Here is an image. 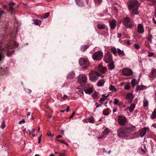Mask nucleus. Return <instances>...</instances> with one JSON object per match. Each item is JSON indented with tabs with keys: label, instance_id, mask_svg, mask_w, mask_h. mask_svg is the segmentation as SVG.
Returning a JSON list of instances; mask_svg holds the SVG:
<instances>
[{
	"label": "nucleus",
	"instance_id": "nucleus-49",
	"mask_svg": "<svg viewBox=\"0 0 156 156\" xmlns=\"http://www.w3.org/2000/svg\"><path fill=\"white\" fill-rule=\"evenodd\" d=\"M152 36L151 35H150V37H148V41L151 43H152Z\"/></svg>",
	"mask_w": 156,
	"mask_h": 156
},
{
	"label": "nucleus",
	"instance_id": "nucleus-36",
	"mask_svg": "<svg viewBox=\"0 0 156 156\" xmlns=\"http://www.w3.org/2000/svg\"><path fill=\"white\" fill-rule=\"evenodd\" d=\"M92 97L94 99H97L98 97V93L97 92L94 93L92 94Z\"/></svg>",
	"mask_w": 156,
	"mask_h": 156
},
{
	"label": "nucleus",
	"instance_id": "nucleus-47",
	"mask_svg": "<svg viewBox=\"0 0 156 156\" xmlns=\"http://www.w3.org/2000/svg\"><path fill=\"white\" fill-rule=\"evenodd\" d=\"M106 100V98H101L100 100V102L102 103V102L105 101Z\"/></svg>",
	"mask_w": 156,
	"mask_h": 156
},
{
	"label": "nucleus",
	"instance_id": "nucleus-22",
	"mask_svg": "<svg viewBox=\"0 0 156 156\" xmlns=\"http://www.w3.org/2000/svg\"><path fill=\"white\" fill-rule=\"evenodd\" d=\"M146 89V86L144 85L138 86L136 88V90L138 91V90H143Z\"/></svg>",
	"mask_w": 156,
	"mask_h": 156
},
{
	"label": "nucleus",
	"instance_id": "nucleus-2",
	"mask_svg": "<svg viewBox=\"0 0 156 156\" xmlns=\"http://www.w3.org/2000/svg\"><path fill=\"white\" fill-rule=\"evenodd\" d=\"M100 73L96 71H91L89 74V79L92 82H95L99 79Z\"/></svg>",
	"mask_w": 156,
	"mask_h": 156
},
{
	"label": "nucleus",
	"instance_id": "nucleus-10",
	"mask_svg": "<svg viewBox=\"0 0 156 156\" xmlns=\"http://www.w3.org/2000/svg\"><path fill=\"white\" fill-rule=\"evenodd\" d=\"M132 70L130 69L125 68L123 69L122 71V73L124 76H129L133 74Z\"/></svg>",
	"mask_w": 156,
	"mask_h": 156
},
{
	"label": "nucleus",
	"instance_id": "nucleus-53",
	"mask_svg": "<svg viewBox=\"0 0 156 156\" xmlns=\"http://www.w3.org/2000/svg\"><path fill=\"white\" fill-rule=\"evenodd\" d=\"M41 136H42V134L40 136H39L38 137V143L40 144L41 143Z\"/></svg>",
	"mask_w": 156,
	"mask_h": 156
},
{
	"label": "nucleus",
	"instance_id": "nucleus-32",
	"mask_svg": "<svg viewBox=\"0 0 156 156\" xmlns=\"http://www.w3.org/2000/svg\"><path fill=\"white\" fill-rule=\"evenodd\" d=\"M15 3L13 2H10L9 3V6L10 7L9 8V10L10 11H12L13 10V8L12 7V6L14 5H15Z\"/></svg>",
	"mask_w": 156,
	"mask_h": 156
},
{
	"label": "nucleus",
	"instance_id": "nucleus-3",
	"mask_svg": "<svg viewBox=\"0 0 156 156\" xmlns=\"http://www.w3.org/2000/svg\"><path fill=\"white\" fill-rule=\"evenodd\" d=\"M129 133L126 127L124 129H121L118 131V136L119 137L124 138L127 136L128 134Z\"/></svg>",
	"mask_w": 156,
	"mask_h": 156
},
{
	"label": "nucleus",
	"instance_id": "nucleus-43",
	"mask_svg": "<svg viewBox=\"0 0 156 156\" xmlns=\"http://www.w3.org/2000/svg\"><path fill=\"white\" fill-rule=\"evenodd\" d=\"M134 46L135 48L137 49H139L140 48L139 44H135L134 45Z\"/></svg>",
	"mask_w": 156,
	"mask_h": 156
},
{
	"label": "nucleus",
	"instance_id": "nucleus-4",
	"mask_svg": "<svg viewBox=\"0 0 156 156\" xmlns=\"http://www.w3.org/2000/svg\"><path fill=\"white\" fill-rule=\"evenodd\" d=\"M103 54L102 51H97L92 55V58L94 60L100 61L102 59Z\"/></svg>",
	"mask_w": 156,
	"mask_h": 156
},
{
	"label": "nucleus",
	"instance_id": "nucleus-51",
	"mask_svg": "<svg viewBox=\"0 0 156 156\" xmlns=\"http://www.w3.org/2000/svg\"><path fill=\"white\" fill-rule=\"evenodd\" d=\"M154 55L153 52H148V56L149 57H151L152 56Z\"/></svg>",
	"mask_w": 156,
	"mask_h": 156
},
{
	"label": "nucleus",
	"instance_id": "nucleus-5",
	"mask_svg": "<svg viewBox=\"0 0 156 156\" xmlns=\"http://www.w3.org/2000/svg\"><path fill=\"white\" fill-rule=\"evenodd\" d=\"M80 65L83 68H86L89 65V62L88 60L84 58H81L79 59Z\"/></svg>",
	"mask_w": 156,
	"mask_h": 156
},
{
	"label": "nucleus",
	"instance_id": "nucleus-26",
	"mask_svg": "<svg viewBox=\"0 0 156 156\" xmlns=\"http://www.w3.org/2000/svg\"><path fill=\"white\" fill-rule=\"evenodd\" d=\"M150 76L151 77H154L156 76V69H154L152 70L151 74H150Z\"/></svg>",
	"mask_w": 156,
	"mask_h": 156
},
{
	"label": "nucleus",
	"instance_id": "nucleus-50",
	"mask_svg": "<svg viewBox=\"0 0 156 156\" xmlns=\"http://www.w3.org/2000/svg\"><path fill=\"white\" fill-rule=\"evenodd\" d=\"M25 123V121L24 119H23L21 120L19 122V124H21Z\"/></svg>",
	"mask_w": 156,
	"mask_h": 156
},
{
	"label": "nucleus",
	"instance_id": "nucleus-40",
	"mask_svg": "<svg viewBox=\"0 0 156 156\" xmlns=\"http://www.w3.org/2000/svg\"><path fill=\"white\" fill-rule=\"evenodd\" d=\"M152 118L154 119L156 118V110L154 111L151 115Z\"/></svg>",
	"mask_w": 156,
	"mask_h": 156
},
{
	"label": "nucleus",
	"instance_id": "nucleus-55",
	"mask_svg": "<svg viewBox=\"0 0 156 156\" xmlns=\"http://www.w3.org/2000/svg\"><path fill=\"white\" fill-rule=\"evenodd\" d=\"M109 95V94H108L107 95H106V94H104L102 95V96L104 97V98H107L108 97Z\"/></svg>",
	"mask_w": 156,
	"mask_h": 156
},
{
	"label": "nucleus",
	"instance_id": "nucleus-46",
	"mask_svg": "<svg viewBox=\"0 0 156 156\" xmlns=\"http://www.w3.org/2000/svg\"><path fill=\"white\" fill-rule=\"evenodd\" d=\"M130 88V86L128 84H127L125 86L124 89L126 90H129Z\"/></svg>",
	"mask_w": 156,
	"mask_h": 156
},
{
	"label": "nucleus",
	"instance_id": "nucleus-19",
	"mask_svg": "<svg viewBox=\"0 0 156 156\" xmlns=\"http://www.w3.org/2000/svg\"><path fill=\"white\" fill-rule=\"evenodd\" d=\"M108 69L110 70L114 69L115 68V66L114 64V62H112L110 63L108 65Z\"/></svg>",
	"mask_w": 156,
	"mask_h": 156
},
{
	"label": "nucleus",
	"instance_id": "nucleus-20",
	"mask_svg": "<svg viewBox=\"0 0 156 156\" xmlns=\"http://www.w3.org/2000/svg\"><path fill=\"white\" fill-rule=\"evenodd\" d=\"M117 52L120 56L123 57L125 55V53L123 50H121L119 48H118Z\"/></svg>",
	"mask_w": 156,
	"mask_h": 156
},
{
	"label": "nucleus",
	"instance_id": "nucleus-24",
	"mask_svg": "<svg viewBox=\"0 0 156 156\" xmlns=\"http://www.w3.org/2000/svg\"><path fill=\"white\" fill-rule=\"evenodd\" d=\"M85 92L87 94H90L93 92V90L91 88L85 89L84 90Z\"/></svg>",
	"mask_w": 156,
	"mask_h": 156
},
{
	"label": "nucleus",
	"instance_id": "nucleus-37",
	"mask_svg": "<svg viewBox=\"0 0 156 156\" xmlns=\"http://www.w3.org/2000/svg\"><path fill=\"white\" fill-rule=\"evenodd\" d=\"M132 13L134 14H138L139 13V12L137 10V8L134 9L132 10Z\"/></svg>",
	"mask_w": 156,
	"mask_h": 156
},
{
	"label": "nucleus",
	"instance_id": "nucleus-35",
	"mask_svg": "<svg viewBox=\"0 0 156 156\" xmlns=\"http://www.w3.org/2000/svg\"><path fill=\"white\" fill-rule=\"evenodd\" d=\"M49 14H50V12H47L46 14H45L44 16H42L41 17V19H44L45 18H46L49 16Z\"/></svg>",
	"mask_w": 156,
	"mask_h": 156
},
{
	"label": "nucleus",
	"instance_id": "nucleus-14",
	"mask_svg": "<svg viewBox=\"0 0 156 156\" xmlns=\"http://www.w3.org/2000/svg\"><path fill=\"white\" fill-rule=\"evenodd\" d=\"M98 69L99 71L102 73H105L107 71V68L101 65H99L98 66Z\"/></svg>",
	"mask_w": 156,
	"mask_h": 156
},
{
	"label": "nucleus",
	"instance_id": "nucleus-17",
	"mask_svg": "<svg viewBox=\"0 0 156 156\" xmlns=\"http://www.w3.org/2000/svg\"><path fill=\"white\" fill-rule=\"evenodd\" d=\"M105 82L104 79H101L98 82L97 85L99 87H101L103 86Z\"/></svg>",
	"mask_w": 156,
	"mask_h": 156
},
{
	"label": "nucleus",
	"instance_id": "nucleus-18",
	"mask_svg": "<svg viewBox=\"0 0 156 156\" xmlns=\"http://www.w3.org/2000/svg\"><path fill=\"white\" fill-rule=\"evenodd\" d=\"M75 73L74 72H71L69 73L67 76L68 79H73Z\"/></svg>",
	"mask_w": 156,
	"mask_h": 156
},
{
	"label": "nucleus",
	"instance_id": "nucleus-48",
	"mask_svg": "<svg viewBox=\"0 0 156 156\" xmlns=\"http://www.w3.org/2000/svg\"><path fill=\"white\" fill-rule=\"evenodd\" d=\"M47 134L48 136H50L52 137H53L54 136V134H51V132L50 131H49L48 132Z\"/></svg>",
	"mask_w": 156,
	"mask_h": 156
},
{
	"label": "nucleus",
	"instance_id": "nucleus-38",
	"mask_svg": "<svg viewBox=\"0 0 156 156\" xmlns=\"http://www.w3.org/2000/svg\"><path fill=\"white\" fill-rule=\"evenodd\" d=\"M88 121L90 123H94V118L92 117H90L88 119Z\"/></svg>",
	"mask_w": 156,
	"mask_h": 156
},
{
	"label": "nucleus",
	"instance_id": "nucleus-64",
	"mask_svg": "<svg viewBox=\"0 0 156 156\" xmlns=\"http://www.w3.org/2000/svg\"><path fill=\"white\" fill-rule=\"evenodd\" d=\"M153 22L155 24H156V20H155L154 18H153L152 19Z\"/></svg>",
	"mask_w": 156,
	"mask_h": 156
},
{
	"label": "nucleus",
	"instance_id": "nucleus-7",
	"mask_svg": "<svg viewBox=\"0 0 156 156\" xmlns=\"http://www.w3.org/2000/svg\"><path fill=\"white\" fill-rule=\"evenodd\" d=\"M138 4V2L136 0H129L128 3L129 10H131L135 7L137 6Z\"/></svg>",
	"mask_w": 156,
	"mask_h": 156
},
{
	"label": "nucleus",
	"instance_id": "nucleus-1",
	"mask_svg": "<svg viewBox=\"0 0 156 156\" xmlns=\"http://www.w3.org/2000/svg\"><path fill=\"white\" fill-rule=\"evenodd\" d=\"M18 46V43L15 41V39L11 40L4 47L0 48V52L2 53L7 52L10 53H13L14 50L12 49L13 48L17 47Z\"/></svg>",
	"mask_w": 156,
	"mask_h": 156
},
{
	"label": "nucleus",
	"instance_id": "nucleus-27",
	"mask_svg": "<svg viewBox=\"0 0 156 156\" xmlns=\"http://www.w3.org/2000/svg\"><path fill=\"white\" fill-rule=\"evenodd\" d=\"M110 132L108 129L106 128L102 132V134L103 135L108 134Z\"/></svg>",
	"mask_w": 156,
	"mask_h": 156
},
{
	"label": "nucleus",
	"instance_id": "nucleus-21",
	"mask_svg": "<svg viewBox=\"0 0 156 156\" xmlns=\"http://www.w3.org/2000/svg\"><path fill=\"white\" fill-rule=\"evenodd\" d=\"M129 133L131 132L135 131L136 129V127L134 126H132L130 127H126Z\"/></svg>",
	"mask_w": 156,
	"mask_h": 156
},
{
	"label": "nucleus",
	"instance_id": "nucleus-52",
	"mask_svg": "<svg viewBox=\"0 0 156 156\" xmlns=\"http://www.w3.org/2000/svg\"><path fill=\"white\" fill-rule=\"evenodd\" d=\"M102 1V0H95V2L97 4H99Z\"/></svg>",
	"mask_w": 156,
	"mask_h": 156
},
{
	"label": "nucleus",
	"instance_id": "nucleus-34",
	"mask_svg": "<svg viewBox=\"0 0 156 156\" xmlns=\"http://www.w3.org/2000/svg\"><path fill=\"white\" fill-rule=\"evenodd\" d=\"M109 89L110 90L114 91V92H116L117 91L116 89L115 88V87L112 85H110L109 87Z\"/></svg>",
	"mask_w": 156,
	"mask_h": 156
},
{
	"label": "nucleus",
	"instance_id": "nucleus-41",
	"mask_svg": "<svg viewBox=\"0 0 156 156\" xmlns=\"http://www.w3.org/2000/svg\"><path fill=\"white\" fill-rule=\"evenodd\" d=\"M57 140L58 142H61V143L64 144L66 145L67 146H68V144L66 142H65L63 140H60L59 139H57Z\"/></svg>",
	"mask_w": 156,
	"mask_h": 156
},
{
	"label": "nucleus",
	"instance_id": "nucleus-12",
	"mask_svg": "<svg viewBox=\"0 0 156 156\" xmlns=\"http://www.w3.org/2000/svg\"><path fill=\"white\" fill-rule=\"evenodd\" d=\"M149 130V128L146 127H144L142 128L141 130H139L138 133L139 134L140 137H142L144 136L145 135L147 131H148Z\"/></svg>",
	"mask_w": 156,
	"mask_h": 156
},
{
	"label": "nucleus",
	"instance_id": "nucleus-45",
	"mask_svg": "<svg viewBox=\"0 0 156 156\" xmlns=\"http://www.w3.org/2000/svg\"><path fill=\"white\" fill-rule=\"evenodd\" d=\"M76 4L79 5H80V4L82 3V0H75Z\"/></svg>",
	"mask_w": 156,
	"mask_h": 156
},
{
	"label": "nucleus",
	"instance_id": "nucleus-54",
	"mask_svg": "<svg viewBox=\"0 0 156 156\" xmlns=\"http://www.w3.org/2000/svg\"><path fill=\"white\" fill-rule=\"evenodd\" d=\"M103 114L104 115H107L109 113L108 111H104L103 112Z\"/></svg>",
	"mask_w": 156,
	"mask_h": 156
},
{
	"label": "nucleus",
	"instance_id": "nucleus-63",
	"mask_svg": "<svg viewBox=\"0 0 156 156\" xmlns=\"http://www.w3.org/2000/svg\"><path fill=\"white\" fill-rule=\"evenodd\" d=\"M58 154L59 155V156H65V154H61L60 153H59Z\"/></svg>",
	"mask_w": 156,
	"mask_h": 156
},
{
	"label": "nucleus",
	"instance_id": "nucleus-58",
	"mask_svg": "<svg viewBox=\"0 0 156 156\" xmlns=\"http://www.w3.org/2000/svg\"><path fill=\"white\" fill-rule=\"evenodd\" d=\"M62 98H64V99L68 98V96L66 95H64Z\"/></svg>",
	"mask_w": 156,
	"mask_h": 156
},
{
	"label": "nucleus",
	"instance_id": "nucleus-39",
	"mask_svg": "<svg viewBox=\"0 0 156 156\" xmlns=\"http://www.w3.org/2000/svg\"><path fill=\"white\" fill-rule=\"evenodd\" d=\"M148 105V101L147 100L144 99L143 101V105L144 107H147Z\"/></svg>",
	"mask_w": 156,
	"mask_h": 156
},
{
	"label": "nucleus",
	"instance_id": "nucleus-29",
	"mask_svg": "<svg viewBox=\"0 0 156 156\" xmlns=\"http://www.w3.org/2000/svg\"><path fill=\"white\" fill-rule=\"evenodd\" d=\"M126 98L127 99H129L132 100L133 98L132 94L131 93H129L126 95Z\"/></svg>",
	"mask_w": 156,
	"mask_h": 156
},
{
	"label": "nucleus",
	"instance_id": "nucleus-60",
	"mask_svg": "<svg viewBox=\"0 0 156 156\" xmlns=\"http://www.w3.org/2000/svg\"><path fill=\"white\" fill-rule=\"evenodd\" d=\"M3 58V56L2 54H0V61H1L2 59Z\"/></svg>",
	"mask_w": 156,
	"mask_h": 156
},
{
	"label": "nucleus",
	"instance_id": "nucleus-11",
	"mask_svg": "<svg viewBox=\"0 0 156 156\" xmlns=\"http://www.w3.org/2000/svg\"><path fill=\"white\" fill-rule=\"evenodd\" d=\"M126 117L121 115H119L118 116V122L120 125H123L126 122Z\"/></svg>",
	"mask_w": 156,
	"mask_h": 156
},
{
	"label": "nucleus",
	"instance_id": "nucleus-59",
	"mask_svg": "<svg viewBox=\"0 0 156 156\" xmlns=\"http://www.w3.org/2000/svg\"><path fill=\"white\" fill-rule=\"evenodd\" d=\"M28 133L30 135H31L33 133L32 132V131H31V130H30L29 129H28Z\"/></svg>",
	"mask_w": 156,
	"mask_h": 156
},
{
	"label": "nucleus",
	"instance_id": "nucleus-13",
	"mask_svg": "<svg viewBox=\"0 0 156 156\" xmlns=\"http://www.w3.org/2000/svg\"><path fill=\"white\" fill-rule=\"evenodd\" d=\"M109 23L111 29L113 30L115 28L116 25V21L115 20H109Z\"/></svg>",
	"mask_w": 156,
	"mask_h": 156
},
{
	"label": "nucleus",
	"instance_id": "nucleus-25",
	"mask_svg": "<svg viewBox=\"0 0 156 156\" xmlns=\"http://www.w3.org/2000/svg\"><path fill=\"white\" fill-rule=\"evenodd\" d=\"M32 20L34 22V24L36 25L39 26L41 23V21L40 20Z\"/></svg>",
	"mask_w": 156,
	"mask_h": 156
},
{
	"label": "nucleus",
	"instance_id": "nucleus-16",
	"mask_svg": "<svg viewBox=\"0 0 156 156\" xmlns=\"http://www.w3.org/2000/svg\"><path fill=\"white\" fill-rule=\"evenodd\" d=\"M135 107V105L134 103L132 104L129 107H127V109H129L130 112H132L134 110Z\"/></svg>",
	"mask_w": 156,
	"mask_h": 156
},
{
	"label": "nucleus",
	"instance_id": "nucleus-15",
	"mask_svg": "<svg viewBox=\"0 0 156 156\" xmlns=\"http://www.w3.org/2000/svg\"><path fill=\"white\" fill-rule=\"evenodd\" d=\"M137 32L139 33H142L144 32V29L143 26L141 24H138Z\"/></svg>",
	"mask_w": 156,
	"mask_h": 156
},
{
	"label": "nucleus",
	"instance_id": "nucleus-8",
	"mask_svg": "<svg viewBox=\"0 0 156 156\" xmlns=\"http://www.w3.org/2000/svg\"><path fill=\"white\" fill-rule=\"evenodd\" d=\"M112 59V55L110 52H108L104 56V60L106 63L110 62Z\"/></svg>",
	"mask_w": 156,
	"mask_h": 156
},
{
	"label": "nucleus",
	"instance_id": "nucleus-23",
	"mask_svg": "<svg viewBox=\"0 0 156 156\" xmlns=\"http://www.w3.org/2000/svg\"><path fill=\"white\" fill-rule=\"evenodd\" d=\"M139 81L138 82L137 80L135 79H133L131 81V83L132 86L134 87L136 85H138V84Z\"/></svg>",
	"mask_w": 156,
	"mask_h": 156
},
{
	"label": "nucleus",
	"instance_id": "nucleus-56",
	"mask_svg": "<svg viewBox=\"0 0 156 156\" xmlns=\"http://www.w3.org/2000/svg\"><path fill=\"white\" fill-rule=\"evenodd\" d=\"M75 112H73V113L71 114V115L70 116V117H69V118L70 119H72V118L74 115L75 114Z\"/></svg>",
	"mask_w": 156,
	"mask_h": 156
},
{
	"label": "nucleus",
	"instance_id": "nucleus-6",
	"mask_svg": "<svg viewBox=\"0 0 156 156\" xmlns=\"http://www.w3.org/2000/svg\"><path fill=\"white\" fill-rule=\"evenodd\" d=\"M123 24L126 28H129L132 27V23L129 18L126 17L123 20Z\"/></svg>",
	"mask_w": 156,
	"mask_h": 156
},
{
	"label": "nucleus",
	"instance_id": "nucleus-62",
	"mask_svg": "<svg viewBox=\"0 0 156 156\" xmlns=\"http://www.w3.org/2000/svg\"><path fill=\"white\" fill-rule=\"evenodd\" d=\"M62 137V136L61 135H59L56 136V139L61 138Z\"/></svg>",
	"mask_w": 156,
	"mask_h": 156
},
{
	"label": "nucleus",
	"instance_id": "nucleus-44",
	"mask_svg": "<svg viewBox=\"0 0 156 156\" xmlns=\"http://www.w3.org/2000/svg\"><path fill=\"white\" fill-rule=\"evenodd\" d=\"M5 127V121L3 120L2 123L1 127L2 129H4Z\"/></svg>",
	"mask_w": 156,
	"mask_h": 156
},
{
	"label": "nucleus",
	"instance_id": "nucleus-30",
	"mask_svg": "<svg viewBox=\"0 0 156 156\" xmlns=\"http://www.w3.org/2000/svg\"><path fill=\"white\" fill-rule=\"evenodd\" d=\"M113 103L115 105H117L120 104L119 101L116 98H115L114 99Z\"/></svg>",
	"mask_w": 156,
	"mask_h": 156
},
{
	"label": "nucleus",
	"instance_id": "nucleus-61",
	"mask_svg": "<svg viewBox=\"0 0 156 156\" xmlns=\"http://www.w3.org/2000/svg\"><path fill=\"white\" fill-rule=\"evenodd\" d=\"M117 37L118 38H120L121 36H122V34H117Z\"/></svg>",
	"mask_w": 156,
	"mask_h": 156
},
{
	"label": "nucleus",
	"instance_id": "nucleus-42",
	"mask_svg": "<svg viewBox=\"0 0 156 156\" xmlns=\"http://www.w3.org/2000/svg\"><path fill=\"white\" fill-rule=\"evenodd\" d=\"M69 106H68L66 109H64V110L61 111V112H69Z\"/></svg>",
	"mask_w": 156,
	"mask_h": 156
},
{
	"label": "nucleus",
	"instance_id": "nucleus-28",
	"mask_svg": "<svg viewBox=\"0 0 156 156\" xmlns=\"http://www.w3.org/2000/svg\"><path fill=\"white\" fill-rule=\"evenodd\" d=\"M97 26L99 29H103L105 28V27L104 25L101 24H98L97 25Z\"/></svg>",
	"mask_w": 156,
	"mask_h": 156
},
{
	"label": "nucleus",
	"instance_id": "nucleus-9",
	"mask_svg": "<svg viewBox=\"0 0 156 156\" xmlns=\"http://www.w3.org/2000/svg\"><path fill=\"white\" fill-rule=\"evenodd\" d=\"M77 79L80 83H86L87 81V77L84 74H81L79 75Z\"/></svg>",
	"mask_w": 156,
	"mask_h": 156
},
{
	"label": "nucleus",
	"instance_id": "nucleus-57",
	"mask_svg": "<svg viewBox=\"0 0 156 156\" xmlns=\"http://www.w3.org/2000/svg\"><path fill=\"white\" fill-rule=\"evenodd\" d=\"M104 135H102V134H101V136H100L98 137V138H97L98 139H102V138H103L104 137Z\"/></svg>",
	"mask_w": 156,
	"mask_h": 156
},
{
	"label": "nucleus",
	"instance_id": "nucleus-33",
	"mask_svg": "<svg viewBox=\"0 0 156 156\" xmlns=\"http://www.w3.org/2000/svg\"><path fill=\"white\" fill-rule=\"evenodd\" d=\"M111 52L113 53L114 55H115L117 54V50L116 48L115 47L112 48L111 49Z\"/></svg>",
	"mask_w": 156,
	"mask_h": 156
},
{
	"label": "nucleus",
	"instance_id": "nucleus-31",
	"mask_svg": "<svg viewBox=\"0 0 156 156\" xmlns=\"http://www.w3.org/2000/svg\"><path fill=\"white\" fill-rule=\"evenodd\" d=\"M89 47V46L87 45L82 46L81 47V50L82 51H84L87 49Z\"/></svg>",
	"mask_w": 156,
	"mask_h": 156
}]
</instances>
